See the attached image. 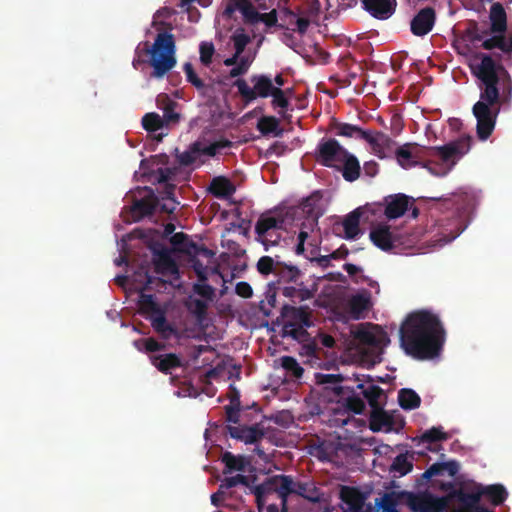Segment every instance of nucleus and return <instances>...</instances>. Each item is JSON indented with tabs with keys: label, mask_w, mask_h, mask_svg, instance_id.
Returning a JSON list of instances; mask_svg holds the SVG:
<instances>
[{
	"label": "nucleus",
	"mask_w": 512,
	"mask_h": 512,
	"mask_svg": "<svg viewBox=\"0 0 512 512\" xmlns=\"http://www.w3.org/2000/svg\"><path fill=\"white\" fill-rule=\"evenodd\" d=\"M155 271L162 275L178 276L179 268L175 260L171 257L169 252L165 249L157 253V257L154 260Z\"/></svg>",
	"instance_id": "25"
},
{
	"label": "nucleus",
	"mask_w": 512,
	"mask_h": 512,
	"mask_svg": "<svg viewBox=\"0 0 512 512\" xmlns=\"http://www.w3.org/2000/svg\"><path fill=\"white\" fill-rule=\"evenodd\" d=\"M239 484L248 486L249 485L248 478L241 474H237L236 476H232V477H226L221 481L219 487L228 494V490L230 488H233Z\"/></svg>",
	"instance_id": "60"
},
{
	"label": "nucleus",
	"mask_w": 512,
	"mask_h": 512,
	"mask_svg": "<svg viewBox=\"0 0 512 512\" xmlns=\"http://www.w3.org/2000/svg\"><path fill=\"white\" fill-rule=\"evenodd\" d=\"M183 71L186 75L187 81L192 84L198 90H201L205 87V84L201 78L196 74L193 65L190 62H187L183 66Z\"/></svg>",
	"instance_id": "62"
},
{
	"label": "nucleus",
	"mask_w": 512,
	"mask_h": 512,
	"mask_svg": "<svg viewBox=\"0 0 512 512\" xmlns=\"http://www.w3.org/2000/svg\"><path fill=\"white\" fill-rule=\"evenodd\" d=\"M279 120L275 116H263L258 120L257 129L263 135L273 133L275 136H281L282 130L279 129Z\"/></svg>",
	"instance_id": "48"
},
{
	"label": "nucleus",
	"mask_w": 512,
	"mask_h": 512,
	"mask_svg": "<svg viewBox=\"0 0 512 512\" xmlns=\"http://www.w3.org/2000/svg\"><path fill=\"white\" fill-rule=\"evenodd\" d=\"M353 376L354 381L357 383L356 386L354 387L355 395L359 397L356 391L360 390V393L367 400L371 409L378 406H382L383 404L381 403L380 398L383 396L384 391L379 386L373 384L372 377L369 375L366 376L359 374H353Z\"/></svg>",
	"instance_id": "13"
},
{
	"label": "nucleus",
	"mask_w": 512,
	"mask_h": 512,
	"mask_svg": "<svg viewBox=\"0 0 512 512\" xmlns=\"http://www.w3.org/2000/svg\"><path fill=\"white\" fill-rule=\"evenodd\" d=\"M150 361L160 372L164 374L171 373L175 368L181 366V360L179 356L174 353L151 355Z\"/></svg>",
	"instance_id": "30"
},
{
	"label": "nucleus",
	"mask_w": 512,
	"mask_h": 512,
	"mask_svg": "<svg viewBox=\"0 0 512 512\" xmlns=\"http://www.w3.org/2000/svg\"><path fill=\"white\" fill-rule=\"evenodd\" d=\"M348 155L347 149L334 139H322L317 146L316 160L325 167L339 168L338 164Z\"/></svg>",
	"instance_id": "9"
},
{
	"label": "nucleus",
	"mask_w": 512,
	"mask_h": 512,
	"mask_svg": "<svg viewBox=\"0 0 512 512\" xmlns=\"http://www.w3.org/2000/svg\"><path fill=\"white\" fill-rule=\"evenodd\" d=\"M284 323H291L294 325L303 324L306 327L312 326L311 311L308 306H291L284 304L280 309V314L275 320V324L284 325Z\"/></svg>",
	"instance_id": "12"
},
{
	"label": "nucleus",
	"mask_w": 512,
	"mask_h": 512,
	"mask_svg": "<svg viewBox=\"0 0 512 512\" xmlns=\"http://www.w3.org/2000/svg\"><path fill=\"white\" fill-rule=\"evenodd\" d=\"M276 275L285 282H297L301 272L297 266L278 263Z\"/></svg>",
	"instance_id": "51"
},
{
	"label": "nucleus",
	"mask_w": 512,
	"mask_h": 512,
	"mask_svg": "<svg viewBox=\"0 0 512 512\" xmlns=\"http://www.w3.org/2000/svg\"><path fill=\"white\" fill-rule=\"evenodd\" d=\"M398 401L401 408L405 410L416 409L421 404L419 395L414 390L409 388H403L399 391Z\"/></svg>",
	"instance_id": "43"
},
{
	"label": "nucleus",
	"mask_w": 512,
	"mask_h": 512,
	"mask_svg": "<svg viewBox=\"0 0 512 512\" xmlns=\"http://www.w3.org/2000/svg\"><path fill=\"white\" fill-rule=\"evenodd\" d=\"M441 488L445 491H449V495L452 498H456L467 510V512H473L474 509L478 508L481 492L479 485L474 487V491L468 493L462 489H455L453 482L442 483Z\"/></svg>",
	"instance_id": "19"
},
{
	"label": "nucleus",
	"mask_w": 512,
	"mask_h": 512,
	"mask_svg": "<svg viewBox=\"0 0 512 512\" xmlns=\"http://www.w3.org/2000/svg\"><path fill=\"white\" fill-rule=\"evenodd\" d=\"M449 439V435L443 431L441 426L432 427L421 434L419 437L422 443H436L440 441H446Z\"/></svg>",
	"instance_id": "53"
},
{
	"label": "nucleus",
	"mask_w": 512,
	"mask_h": 512,
	"mask_svg": "<svg viewBox=\"0 0 512 512\" xmlns=\"http://www.w3.org/2000/svg\"><path fill=\"white\" fill-rule=\"evenodd\" d=\"M250 81L253 87H250L246 80L242 78L236 79L233 83L246 104L255 101L257 98L270 97L273 90L276 88L275 85H273L272 78L266 74H254L250 77Z\"/></svg>",
	"instance_id": "7"
},
{
	"label": "nucleus",
	"mask_w": 512,
	"mask_h": 512,
	"mask_svg": "<svg viewBox=\"0 0 512 512\" xmlns=\"http://www.w3.org/2000/svg\"><path fill=\"white\" fill-rule=\"evenodd\" d=\"M142 126L148 132H155L164 126V120L157 113H146L142 118Z\"/></svg>",
	"instance_id": "56"
},
{
	"label": "nucleus",
	"mask_w": 512,
	"mask_h": 512,
	"mask_svg": "<svg viewBox=\"0 0 512 512\" xmlns=\"http://www.w3.org/2000/svg\"><path fill=\"white\" fill-rule=\"evenodd\" d=\"M282 20L288 21L289 24H295L296 28L293 31H297L300 34H305L310 25V16L316 14L313 8L309 9L306 16L298 17L295 12L289 8H284L282 11Z\"/></svg>",
	"instance_id": "32"
},
{
	"label": "nucleus",
	"mask_w": 512,
	"mask_h": 512,
	"mask_svg": "<svg viewBox=\"0 0 512 512\" xmlns=\"http://www.w3.org/2000/svg\"><path fill=\"white\" fill-rule=\"evenodd\" d=\"M334 128L338 136L365 140L368 137V130L350 123H335Z\"/></svg>",
	"instance_id": "42"
},
{
	"label": "nucleus",
	"mask_w": 512,
	"mask_h": 512,
	"mask_svg": "<svg viewBox=\"0 0 512 512\" xmlns=\"http://www.w3.org/2000/svg\"><path fill=\"white\" fill-rule=\"evenodd\" d=\"M491 32L505 33L507 29V16L503 5L496 2L490 8Z\"/></svg>",
	"instance_id": "33"
},
{
	"label": "nucleus",
	"mask_w": 512,
	"mask_h": 512,
	"mask_svg": "<svg viewBox=\"0 0 512 512\" xmlns=\"http://www.w3.org/2000/svg\"><path fill=\"white\" fill-rule=\"evenodd\" d=\"M400 345L406 355L417 360L437 357L445 343L446 331L439 315L421 309L409 313L399 330Z\"/></svg>",
	"instance_id": "2"
},
{
	"label": "nucleus",
	"mask_w": 512,
	"mask_h": 512,
	"mask_svg": "<svg viewBox=\"0 0 512 512\" xmlns=\"http://www.w3.org/2000/svg\"><path fill=\"white\" fill-rule=\"evenodd\" d=\"M371 301L368 293L353 295L348 301V312L355 320L363 318L364 312L370 308Z\"/></svg>",
	"instance_id": "27"
},
{
	"label": "nucleus",
	"mask_w": 512,
	"mask_h": 512,
	"mask_svg": "<svg viewBox=\"0 0 512 512\" xmlns=\"http://www.w3.org/2000/svg\"><path fill=\"white\" fill-rule=\"evenodd\" d=\"M282 294L285 297L292 299V301H294V302H296V301L302 302L305 300H309L313 297V292L310 289H308L307 287H305L303 285V283L301 284L300 287H295V286L283 287Z\"/></svg>",
	"instance_id": "46"
},
{
	"label": "nucleus",
	"mask_w": 512,
	"mask_h": 512,
	"mask_svg": "<svg viewBox=\"0 0 512 512\" xmlns=\"http://www.w3.org/2000/svg\"><path fill=\"white\" fill-rule=\"evenodd\" d=\"M227 433L231 438L244 442L245 444H255L261 441L265 436V429L261 423L248 425H227Z\"/></svg>",
	"instance_id": "14"
},
{
	"label": "nucleus",
	"mask_w": 512,
	"mask_h": 512,
	"mask_svg": "<svg viewBox=\"0 0 512 512\" xmlns=\"http://www.w3.org/2000/svg\"><path fill=\"white\" fill-rule=\"evenodd\" d=\"M340 443L323 441L315 447V456L321 461H332Z\"/></svg>",
	"instance_id": "49"
},
{
	"label": "nucleus",
	"mask_w": 512,
	"mask_h": 512,
	"mask_svg": "<svg viewBox=\"0 0 512 512\" xmlns=\"http://www.w3.org/2000/svg\"><path fill=\"white\" fill-rule=\"evenodd\" d=\"M292 95V89H282L276 87L270 97L271 106L274 109H279L278 113L283 116L290 106L289 97Z\"/></svg>",
	"instance_id": "40"
},
{
	"label": "nucleus",
	"mask_w": 512,
	"mask_h": 512,
	"mask_svg": "<svg viewBox=\"0 0 512 512\" xmlns=\"http://www.w3.org/2000/svg\"><path fill=\"white\" fill-rule=\"evenodd\" d=\"M193 291L208 301H212L215 296V289L206 282H200L199 280L193 284Z\"/></svg>",
	"instance_id": "64"
},
{
	"label": "nucleus",
	"mask_w": 512,
	"mask_h": 512,
	"mask_svg": "<svg viewBox=\"0 0 512 512\" xmlns=\"http://www.w3.org/2000/svg\"><path fill=\"white\" fill-rule=\"evenodd\" d=\"M414 512H442V503L433 497H422L412 504Z\"/></svg>",
	"instance_id": "44"
},
{
	"label": "nucleus",
	"mask_w": 512,
	"mask_h": 512,
	"mask_svg": "<svg viewBox=\"0 0 512 512\" xmlns=\"http://www.w3.org/2000/svg\"><path fill=\"white\" fill-rule=\"evenodd\" d=\"M340 499L345 505L342 507L343 512H371V506L365 503L364 494L355 487L343 486Z\"/></svg>",
	"instance_id": "18"
},
{
	"label": "nucleus",
	"mask_w": 512,
	"mask_h": 512,
	"mask_svg": "<svg viewBox=\"0 0 512 512\" xmlns=\"http://www.w3.org/2000/svg\"><path fill=\"white\" fill-rule=\"evenodd\" d=\"M200 61L203 65L209 66L215 53V47L212 42H202L199 47Z\"/></svg>",
	"instance_id": "63"
},
{
	"label": "nucleus",
	"mask_w": 512,
	"mask_h": 512,
	"mask_svg": "<svg viewBox=\"0 0 512 512\" xmlns=\"http://www.w3.org/2000/svg\"><path fill=\"white\" fill-rule=\"evenodd\" d=\"M135 346L138 348V350L145 352H156L161 351L165 349V344L158 342L153 337L140 339L134 342Z\"/></svg>",
	"instance_id": "58"
},
{
	"label": "nucleus",
	"mask_w": 512,
	"mask_h": 512,
	"mask_svg": "<svg viewBox=\"0 0 512 512\" xmlns=\"http://www.w3.org/2000/svg\"><path fill=\"white\" fill-rule=\"evenodd\" d=\"M153 329L161 336V338L168 340L171 336L176 335V328L171 325L166 318L165 311L158 313L157 315L148 316Z\"/></svg>",
	"instance_id": "31"
},
{
	"label": "nucleus",
	"mask_w": 512,
	"mask_h": 512,
	"mask_svg": "<svg viewBox=\"0 0 512 512\" xmlns=\"http://www.w3.org/2000/svg\"><path fill=\"white\" fill-rule=\"evenodd\" d=\"M187 309L194 315L197 322L202 323L207 316L208 304L204 300L194 298L187 303Z\"/></svg>",
	"instance_id": "52"
},
{
	"label": "nucleus",
	"mask_w": 512,
	"mask_h": 512,
	"mask_svg": "<svg viewBox=\"0 0 512 512\" xmlns=\"http://www.w3.org/2000/svg\"><path fill=\"white\" fill-rule=\"evenodd\" d=\"M362 3L366 11L380 20L388 19L396 7V0H363Z\"/></svg>",
	"instance_id": "23"
},
{
	"label": "nucleus",
	"mask_w": 512,
	"mask_h": 512,
	"mask_svg": "<svg viewBox=\"0 0 512 512\" xmlns=\"http://www.w3.org/2000/svg\"><path fill=\"white\" fill-rule=\"evenodd\" d=\"M282 367L291 372V374L297 378L303 375L304 369L299 365L295 358L291 356H283L281 358Z\"/></svg>",
	"instance_id": "61"
},
{
	"label": "nucleus",
	"mask_w": 512,
	"mask_h": 512,
	"mask_svg": "<svg viewBox=\"0 0 512 512\" xmlns=\"http://www.w3.org/2000/svg\"><path fill=\"white\" fill-rule=\"evenodd\" d=\"M360 217L361 208H357L344 218L342 225L345 233L344 237L346 239H356L357 236L360 234Z\"/></svg>",
	"instance_id": "36"
},
{
	"label": "nucleus",
	"mask_w": 512,
	"mask_h": 512,
	"mask_svg": "<svg viewBox=\"0 0 512 512\" xmlns=\"http://www.w3.org/2000/svg\"><path fill=\"white\" fill-rule=\"evenodd\" d=\"M471 142L472 138L470 136H464L443 146L427 148L428 155L435 152L443 161L447 162L454 157H461L466 154L470 150Z\"/></svg>",
	"instance_id": "15"
},
{
	"label": "nucleus",
	"mask_w": 512,
	"mask_h": 512,
	"mask_svg": "<svg viewBox=\"0 0 512 512\" xmlns=\"http://www.w3.org/2000/svg\"><path fill=\"white\" fill-rule=\"evenodd\" d=\"M234 50L237 53L242 54L245 51L246 46L250 43L251 38L245 33L243 28H238L231 36Z\"/></svg>",
	"instance_id": "57"
},
{
	"label": "nucleus",
	"mask_w": 512,
	"mask_h": 512,
	"mask_svg": "<svg viewBox=\"0 0 512 512\" xmlns=\"http://www.w3.org/2000/svg\"><path fill=\"white\" fill-rule=\"evenodd\" d=\"M394 155L402 168L409 169L421 164L428 155V149L417 143H405L395 149Z\"/></svg>",
	"instance_id": "10"
},
{
	"label": "nucleus",
	"mask_w": 512,
	"mask_h": 512,
	"mask_svg": "<svg viewBox=\"0 0 512 512\" xmlns=\"http://www.w3.org/2000/svg\"><path fill=\"white\" fill-rule=\"evenodd\" d=\"M159 206V198L149 187H139L131 195L130 218L133 222H139L145 217L154 215Z\"/></svg>",
	"instance_id": "8"
},
{
	"label": "nucleus",
	"mask_w": 512,
	"mask_h": 512,
	"mask_svg": "<svg viewBox=\"0 0 512 512\" xmlns=\"http://www.w3.org/2000/svg\"><path fill=\"white\" fill-rule=\"evenodd\" d=\"M412 469L413 463L408 460L407 454L396 456L391 465V471L399 473L400 476L408 474Z\"/></svg>",
	"instance_id": "55"
},
{
	"label": "nucleus",
	"mask_w": 512,
	"mask_h": 512,
	"mask_svg": "<svg viewBox=\"0 0 512 512\" xmlns=\"http://www.w3.org/2000/svg\"><path fill=\"white\" fill-rule=\"evenodd\" d=\"M273 483L276 485L277 495L281 500L282 512L287 511L290 495H297L314 504L326 500L324 492L314 480H296L291 475L280 474L274 476Z\"/></svg>",
	"instance_id": "4"
},
{
	"label": "nucleus",
	"mask_w": 512,
	"mask_h": 512,
	"mask_svg": "<svg viewBox=\"0 0 512 512\" xmlns=\"http://www.w3.org/2000/svg\"><path fill=\"white\" fill-rule=\"evenodd\" d=\"M306 326L303 324L294 325L291 323H284L282 326V336L291 337L294 340L300 341L308 336Z\"/></svg>",
	"instance_id": "54"
},
{
	"label": "nucleus",
	"mask_w": 512,
	"mask_h": 512,
	"mask_svg": "<svg viewBox=\"0 0 512 512\" xmlns=\"http://www.w3.org/2000/svg\"><path fill=\"white\" fill-rule=\"evenodd\" d=\"M208 190L216 198L225 199L232 196L236 188L228 178L217 176L212 179Z\"/></svg>",
	"instance_id": "26"
},
{
	"label": "nucleus",
	"mask_w": 512,
	"mask_h": 512,
	"mask_svg": "<svg viewBox=\"0 0 512 512\" xmlns=\"http://www.w3.org/2000/svg\"><path fill=\"white\" fill-rule=\"evenodd\" d=\"M278 263L270 256H262L257 262V270L262 275L276 274Z\"/></svg>",
	"instance_id": "59"
},
{
	"label": "nucleus",
	"mask_w": 512,
	"mask_h": 512,
	"mask_svg": "<svg viewBox=\"0 0 512 512\" xmlns=\"http://www.w3.org/2000/svg\"><path fill=\"white\" fill-rule=\"evenodd\" d=\"M392 417L384 410L383 405L371 409L369 427L373 432H379L383 428L391 429Z\"/></svg>",
	"instance_id": "29"
},
{
	"label": "nucleus",
	"mask_w": 512,
	"mask_h": 512,
	"mask_svg": "<svg viewBox=\"0 0 512 512\" xmlns=\"http://www.w3.org/2000/svg\"><path fill=\"white\" fill-rule=\"evenodd\" d=\"M173 175L174 172L170 168H158L156 171V181L164 184L163 190L160 192L161 199L168 201L160 205V210L167 214L173 213L179 204L174 195L176 186L169 183Z\"/></svg>",
	"instance_id": "11"
},
{
	"label": "nucleus",
	"mask_w": 512,
	"mask_h": 512,
	"mask_svg": "<svg viewBox=\"0 0 512 512\" xmlns=\"http://www.w3.org/2000/svg\"><path fill=\"white\" fill-rule=\"evenodd\" d=\"M365 141L371 146L372 151L379 158L383 159L394 154L396 142L387 134L381 131L368 130V137Z\"/></svg>",
	"instance_id": "16"
},
{
	"label": "nucleus",
	"mask_w": 512,
	"mask_h": 512,
	"mask_svg": "<svg viewBox=\"0 0 512 512\" xmlns=\"http://www.w3.org/2000/svg\"><path fill=\"white\" fill-rule=\"evenodd\" d=\"M384 215L388 219H396L405 214L413 206L414 199L403 193L391 194L384 197Z\"/></svg>",
	"instance_id": "17"
},
{
	"label": "nucleus",
	"mask_w": 512,
	"mask_h": 512,
	"mask_svg": "<svg viewBox=\"0 0 512 512\" xmlns=\"http://www.w3.org/2000/svg\"><path fill=\"white\" fill-rule=\"evenodd\" d=\"M222 462L225 464V474L232 471H243L245 469V459L241 455L236 456L231 452H225L222 455Z\"/></svg>",
	"instance_id": "50"
},
{
	"label": "nucleus",
	"mask_w": 512,
	"mask_h": 512,
	"mask_svg": "<svg viewBox=\"0 0 512 512\" xmlns=\"http://www.w3.org/2000/svg\"><path fill=\"white\" fill-rule=\"evenodd\" d=\"M285 217L281 213L271 211L260 215L255 224L256 240L260 242L265 250L277 246L281 239V231L284 230Z\"/></svg>",
	"instance_id": "6"
},
{
	"label": "nucleus",
	"mask_w": 512,
	"mask_h": 512,
	"mask_svg": "<svg viewBox=\"0 0 512 512\" xmlns=\"http://www.w3.org/2000/svg\"><path fill=\"white\" fill-rule=\"evenodd\" d=\"M482 47L485 50L497 48L506 54H510L512 52V36L507 37L504 33H499V35H494L483 40Z\"/></svg>",
	"instance_id": "39"
},
{
	"label": "nucleus",
	"mask_w": 512,
	"mask_h": 512,
	"mask_svg": "<svg viewBox=\"0 0 512 512\" xmlns=\"http://www.w3.org/2000/svg\"><path fill=\"white\" fill-rule=\"evenodd\" d=\"M253 408L256 414L260 413L261 409L257 403H253L251 407L246 406H225V421L231 424L240 425L241 420H251L248 411Z\"/></svg>",
	"instance_id": "28"
},
{
	"label": "nucleus",
	"mask_w": 512,
	"mask_h": 512,
	"mask_svg": "<svg viewBox=\"0 0 512 512\" xmlns=\"http://www.w3.org/2000/svg\"><path fill=\"white\" fill-rule=\"evenodd\" d=\"M459 463L455 460L448 462H437L432 464L428 469L425 470L421 475V479L430 480L436 476H443L447 473L450 477H454L459 471Z\"/></svg>",
	"instance_id": "24"
},
{
	"label": "nucleus",
	"mask_w": 512,
	"mask_h": 512,
	"mask_svg": "<svg viewBox=\"0 0 512 512\" xmlns=\"http://www.w3.org/2000/svg\"><path fill=\"white\" fill-rule=\"evenodd\" d=\"M481 496H486L494 506L501 505L508 497V492L501 484L479 485Z\"/></svg>",
	"instance_id": "37"
},
{
	"label": "nucleus",
	"mask_w": 512,
	"mask_h": 512,
	"mask_svg": "<svg viewBox=\"0 0 512 512\" xmlns=\"http://www.w3.org/2000/svg\"><path fill=\"white\" fill-rule=\"evenodd\" d=\"M350 380L349 377L343 374H316V381L318 384L327 385L338 396L339 402L342 401L343 407L349 413L361 414L365 409L364 401L355 395L354 386L348 384L341 385L342 382Z\"/></svg>",
	"instance_id": "5"
},
{
	"label": "nucleus",
	"mask_w": 512,
	"mask_h": 512,
	"mask_svg": "<svg viewBox=\"0 0 512 512\" xmlns=\"http://www.w3.org/2000/svg\"><path fill=\"white\" fill-rule=\"evenodd\" d=\"M436 21L434 8L425 7L418 11L410 23V29L413 35L422 37L430 33Z\"/></svg>",
	"instance_id": "20"
},
{
	"label": "nucleus",
	"mask_w": 512,
	"mask_h": 512,
	"mask_svg": "<svg viewBox=\"0 0 512 512\" xmlns=\"http://www.w3.org/2000/svg\"><path fill=\"white\" fill-rule=\"evenodd\" d=\"M480 62L472 67L478 79L479 100L473 105L472 113L477 120L476 132L480 140H487L492 134L500 105L512 98V78L507 69L492 56L480 53Z\"/></svg>",
	"instance_id": "1"
},
{
	"label": "nucleus",
	"mask_w": 512,
	"mask_h": 512,
	"mask_svg": "<svg viewBox=\"0 0 512 512\" xmlns=\"http://www.w3.org/2000/svg\"><path fill=\"white\" fill-rule=\"evenodd\" d=\"M277 303V287L276 284L271 282L267 285L265 291V299L259 303V309L266 317L272 315V310L276 307Z\"/></svg>",
	"instance_id": "41"
},
{
	"label": "nucleus",
	"mask_w": 512,
	"mask_h": 512,
	"mask_svg": "<svg viewBox=\"0 0 512 512\" xmlns=\"http://www.w3.org/2000/svg\"><path fill=\"white\" fill-rule=\"evenodd\" d=\"M200 155H205L204 144L201 141H195L186 151L177 155V161L182 166H190Z\"/></svg>",
	"instance_id": "38"
},
{
	"label": "nucleus",
	"mask_w": 512,
	"mask_h": 512,
	"mask_svg": "<svg viewBox=\"0 0 512 512\" xmlns=\"http://www.w3.org/2000/svg\"><path fill=\"white\" fill-rule=\"evenodd\" d=\"M339 164L342 166H339L338 169H341L342 176L346 181L353 182L359 178L361 167L358 159L353 154L348 152V155Z\"/></svg>",
	"instance_id": "34"
},
{
	"label": "nucleus",
	"mask_w": 512,
	"mask_h": 512,
	"mask_svg": "<svg viewBox=\"0 0 512 512\" xmlns=\"http://www.w3.org/2000/svg\"><path fill=\"white\" fill-rule=\"evenodd\" d=\"M157 102L163 110V117L161 118L164 120V124H175L179 122L180 115L175 111V107L177 106L175 101L171 100L168 95L161 94L158 96Z\"/></svg>",
	"instance_id": "35"
},
{
	"label": "nucleus",
	"mask_w": 512,
	"mask_h": 512,
	"mask_svg": "<svg viewBox=\"0 0 512 512\" xmlns=\"http://www.w3.org/2000/svg\"><path fill=\"white\" fill-rule=\"evenodd\" d=\"M372 243L383 251H389L396 247L397 236L388 225L380 224L374 227L369 234Z\"/></svg>",
	"instance_id": "21"
},
{
	"label": "nucleus",
	"mask_w": 512,
	"mask_h": 512,
	"mask_svg": "<svg viewBox=\"0 0 512 512\" xmlns=\"http://www.w3.org/2000/svg\"><path fill=\"white\" fill-rule=\"evenodd\" d=\"M274 476L269 478L267 483L257 485L252 488V493L255 495L256 502L259 508H261L266 500V497L276 493V485L273 483Z\"/></svg>",
	"instance_id": "47"
},
{
	"label": "nucleus",
	"mask_w": 512,
	"mask_h": 512,
	"mask_svg": "<svg viewBox=\"0 0 512 512\" xmlns=\"http://www.w3.org/2000/svg\"><path fill=\"white\" fill-rule=\"evenodd\" d=\"M138 305L140 311L143 314H146L147 317L151 315H157L163 310L159 306V304L155 301L154 295L141 293L139 295Z\"/></svg>",
	"instance_id": "45"
},
{
	"label": "nucleus",
	"mask_w": 512,
	"mask_h": 512,
	"mask_svg": "<svg viewBox=\"0 0 512 512\" xmlns=\"http://www.w3.org/2000/svg\"><path fill=\"white\" fill-rule=\"evenodd\" d=\"M175 53L174 35L169 32H160L152 45L148 41L138 44L132 66L138 69L141 65L149 64L153 68L151 77L160 79L175 67L177 63Z\"/></svg>",
	"instance_id": "3"
},
{
	"label": "nucleus",
	"mask_w": 512,
	"mask_h": 512,
	"mask_svg": "<svg viewBox=\"0 0 512 512\" xmlns=\"http://www.w3.org/2000/svg\"><path fill=\"white\" fill-rule=\"evenodd\" d=\"M316 201L313 197H309L301 203V210L306 214V217L300 225V231L306 230L307 233L311 234L317 228L321 213L316 205Z\"/></svg>",
	"instance_id": "22"
}]
</instances>
